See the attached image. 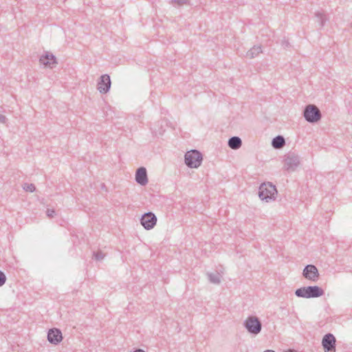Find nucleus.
<instances>
[{
	"label": "nucleus",
	"mask_w": 352,
	"mask_h": 352,
	"mask_svg": "<svg viewBox=\"0 0 352 352\" xmlns=\"http://www.w3.org/2000/svg\"><path fill=\"white\" fill-rule=\"evenodd\" d=\"M276 194V186L270 182L263 183L259 187L258 197L261 200H265L266 202L274 200Z\"/></svg>",
	"instance_id": "2"
},
{
	"label": "nucleus",
	"mask_w": 352,
	"mask_h": 352,
	"mask_svg": "<svg viewBox=\"0 0 352 352\" xmlns=\"http://www.w3.org/2000/svg\"><path fill=\"white\" fill-rule=\"evenodd\" d=\"M228 146L232 149H239L242 145L241 139L238 136H233L228 140Z\"/></svg>",
	"instance_id": "14"
},
{
	"label": "nucleus",
	"mask_w": 352,
	"mask_h": 352,
	"mask_svg": "<svg viewBox=\"0 0 352 352\" xmlns=\"http://www.w3.org/2000/svg\"><path fill=\"white\" fill-rule=\"evenodd\" d=\"M285 144V138L281 135L275 137L272 142V145L274 148H280Z\"/></svg>",
	"instance_id": "16"
},
{
	"label": "nucleus",
	"mask_w": 352,
	"mask_h": 352,
	"mask_svg": "<svg viewBox=\"0 0 352 352\" xmlns=\"http://www.w3.org/2000/svg\"><path fill=\"white\" fill-rule=\"evenodd\" d=\"M140 223L144 229L149 230L154 228L157 223V217L152 212H148L142 214Z\"/></svg>",
	"instance_id": "7"
},
{
	"label": "nucleus",
	"mask_w": 352,
	"mask_h": 352,
	"mask_svg": "<svg viewBox=\"0 0 352 352\" xmlns=\"http://www.w3.org/2000/svg\"><path fill=\"white\" fill-rule=\"evenodd\" d=\"M300 163V157L294 152H289L284 156L283 168L289 173L294 172Z\"/></svg>",
	"instance_id": "5"
},
{
	"label": "nucleus",
	"mask_w": 352,
	"mask_h": 352,
	"mask_svg": "<svg viewBox=\"0 0 352 352\" xmlns=\"http://www.w3.org/2000/svg\"><path fill=\"white\" fill-rule=\"evenodd\" d=\"M134 352H145V351L139 349H136Z\"/></svg>",
	"instance_id": "25"
},
{
	"label": "nucleus",
	"mask_w": 352,
	"mask_h": 352,
	"mask_svg": "<svg viewBox=\"0 0 352 352\" xmlns=\"http://www.w3.org/2000/svg\"><path fill=\"white\" fill-rule=\"evenodd\" d=\"M172 1H173V2L177 3L179 6L186 4L188 2V0H172Z\"/></svg>",
	"instance_id": "23"
},
{
	"label": "nucleus",
	"mask_w": 352,
	"mask_h": 352,
	"mask_svg": "<svg viewBox=\"0 0 352 352\" xmlns=\"http://www.w3.org/2000/svg\"><path fill=\"white\" fill-rule=\"evenodd\" d=\"M184 157L185 164L190 168H198L203 160L201 153L197 150L188 151Z\"/></svg>",
	"instance_id": "6"
},
{
	"label": "nucleus",
	"mask_w": 352,
	"mask_h": 352,
	"mask_svg": "<svg viewBox=\"0 0 352 352\" xmlns=\"http://www.w3.org/2000/svg\"><path fill=\"white\" fill-rule=\"evenodd\" d=\"M262 52L261 46H254L246 54V56L250 58H254Z\"/></svg>",
	"instance_id": "17"
},
{
	"label": "nucleus",
	"mask_w": 352,
	"mask_h": 352,
	"mask_svg": "<svg viewBox=\"0 0 352 352\" xmlns=\"http://www.w3.org/2000/svg\"><path fill=\"white\" fill-rule=\"evenodd\" d=\"M135 181L141 186H145L147 184L148 177L146 168L142 166L137 169L135 173Z\"/></svg>",
	"instance_id": "12"
},
{
	"label": "nucleus",
	"mask_w": 352,
	"mask_h": 352,
	"mask_svg": "<svg viewBox=\"0 0 352 352\" xmlns=\"http://www.w3.org/2000/svg\"><path fill=\"white\" fill-rule=\"evenodd\" d=\"M324 292L319 286L302 287L295 291V295L299 298H312L322 296Z\"/></svg>",
	"instance_id": "1"
},
{
	"label": "nucleus",
	"mask_w": 352,
	"mask_h": 352,
	"mask_svg": "<svg viewBox=\"0 0 352 352\" xmlns=\"http://www.w3.org/2000/svg\"><path fill=\"white\" fill-rule=\"evenodd\" d=\"M111 84L110 76L108 74H103L100 77L97 89L100 93L106 94L109 91Z\"/></svg>",
	"instance_id": "10"
},
{
	"label": "nucleus",
	"mask_w": 352,
	"mask_h": 352,
	"mask_svg": "<svg viewBox=\"0 0 352 352\" xmlns=\"http://www.w3.org/2000/svg\"><path fill=\"white\" fill-rule=\"evenodd\" d=\"M243 326L248 333L258 335L262 329V323L256 316H250L243 322Z\"/></svg>",
	"instance_id": "3"
},
{
	"label": "nucleus",
	"mask_w": 352,
	"mask_h": 352,
	"mask_svg": "<svg viewBox=\"0 0 352 352\" xmlns=\"http://www.w3.org/2000/svg\"><path fill=\"white\" fill-rule=\"evenodd\" d=\"M315 17L316 19V22L319 23L320 28L324 25L326 21L328 20L327 15L323 11L316 12Z\"/></svg>",
	"instance_id": "15"
},
{
	"label": "nucleus",
	"mask_w": 352,
	"mask_h": 352,
	"mask_svg": "<svg viewBox=\"0 0 352 352\" xmlns=\"http://www.w3.org/2000/svg\"><path fill=\"white\" fill-rule=\"evenodd\" d=\"M6 121H7V118L3 115L0 114V122L5 124L6 122Z\"/></svg>",
	"instance_id": "24"
},
{
	"label": "nucleus",
	"mask_w": 352,
	"mask_h": 352,
	"mask_svg": "<svg viewBox=\"0 0 352 352\" xmlns=\"http://www.w3.org/2000/svg\"><path fill=\"white\" fill-rule=\"evenodd\" d=\"M303 276L311 281L316 282L319 278V272L317 267L314 265H307L303 270Z\"/></svg>",
	"instance_id": "9"
},
{
	"label": "nucleus",
	"mask_w": 352,
	"mask_h": 352,
	"mask_svg": "<svg viewBox=\"0 0 352 352\" xmlns=\"http://www.w3.org/2000/svg\"><path fill=\"white\" fill-rule=\"evenodd\" d=\"M336 338L331 333L324 336L322 340V345L324 352H336Z\"/></svg>",
	"instance_id": "8"
},
{
	"label": "nucleus",
	"mask_w": 352,
	"mask_h": 352,
	"mask_svg": "<svg viewBox=\"0 0 352 352\" xmlns=\"http://www.w3.org/2000/svg\"><path fill=\"white\" fill-rule=\"evenodd\" d=\"M41 64L44 65L45 67L52 68L56 63V58L52 54L47 53L45 55L42 56L39 60Z\"/></svg>",
	"instance_id": "13"
},
{
	"label": "nucleus",
	"mask_w": 352,
	"mask_h": 352,
	"mask_svg": "<svg viewBox=\"0 0 352 352\" xmlns=\"http://www.w3.org/2000/svg\"><path fill=\"white\" fill-rule=\"evenodd\" d=\"M7 280L6 274L0 270V287L3 285Z\"/></svg>",
	"instance_id": "21"
},
{
	"label": "nucleus",
	"mask_w": 352,
	"mask_h": 352,
	"mask_svg": "<svg viewBox=\"0 0 352 352\" xmlns=\"http://www.w3.org/2000/svg\"><path fill=\"white\" fill-rule=\"evenodd\" d=\"M264 352H275V351L273 350H266Z\"/></svg>",
	"instance_id": "26"
},
{
	"label": "nucleus",
	"mask_w": 352,
	"mask_h": 352,
	"mask_svg": "<svg viewBox=\"0 0 352 352\" xmlns=\"http://www.w3.org/2000/svg\"><path fill=\"white\" fill-rule=\"evenodd\" d=\"M303 116L309 123L318 122L322 117L320 109L315 104H308L305 107Z\"/></svg>",
	"instance_id": "4"
},
{
	"label": "nucleus",
	"mask_w": 352,
	"mask_h": 352,
	"mask_svg": "<svg viewBox=\"0 0 352 352\" xmlns=\"http://www.w3.org/2000/svg\"><path fill=\"white\" fill-rule=\"evenodd\" d=\"M93 256L96 261H101L104 258V254L101 251L94 252Z\"/></svg>",
	"instance_id": "20"
},
{
	"label": "nucleus",
	"mask_w": 352,
	"mask_h": 352,
	"mask_svg": "<svg viewBox=\"0 0 352 352\" xmlns=\"http://www.w3.org/2000/svg\"><path fill=\"white\" fill-rule=\"evenodd\" d=\"M207 275L211 283L218 285L221 283V276L219 273H208Z\"/></svg>",
	"instance_id": "18"
},
{
	"label": "nucleus",
	"mask_w": 352,
	"mask_h": 352,
	"mask_svg": "<svg viewBox=\"0 0 352 352\" xmlns=\"http://www.w3.org/2000/svg\"><path fill=\"white\" fill-rule=\"evenodd\" d=\"M46 214L50 218L54 217L56 214V211L54 209L48 208L46 211Z\"/></svg>",
	"instance_id": "22"
},
{
	"label": "nucleus",
	"mask_w": 352,
	"mask_h": 352,
	"mask_svg": "<svg viewBox=\"0 0 352 352\" xmlns=\"http://www.w3.org/2000/svg\"><path fill=\"white\" fill-rule=\"evenodd\" d=\"M23 188L28 192H32L36 190L35 186L33 184L25 183L23 186Z\"/></svg>",
	"instance_id": "19"
},
{
	"label": "nucleus",
	"mask_w": 352,
	"mask_h": 352,
	"mask_svg": "<svg viewBox=\"0 0 352 352\" xmlns=\"http://www.w3.org/2000/svg\"><path fill=\"white\" fill-rule=\"evenodd\" d=\"M63 340L62 332L60 329L53 328L49 330L47 333V340L54 344H59Z\"/></svg>",
	"instance_id": "11"
}]
</instances>
